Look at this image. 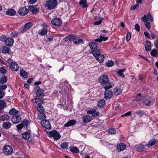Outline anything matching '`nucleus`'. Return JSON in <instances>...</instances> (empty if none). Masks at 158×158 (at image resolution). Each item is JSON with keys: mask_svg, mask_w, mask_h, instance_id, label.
Returning a JSON list of instances; mask_svg holds the SVG:
<instances>
[{"mask_svg": "<svg viewBox=\"0 0 158 158\" xmlns=\"http://www.w3.org/2000/svg\"><path fill=\"white\" fill-rule=\"evenodd\" d=\"M18 33L16 32H13L11 33V36L13 37H17L18 36Z\"/></svg>", "mask_w": 158, "mask_h": 158, "instance_id": "56", "label": "nucleus"}, {"mask_svg": "<svg viewBox=\"0 0 158 158\" xmlns=\"http://www.w3.org/2000/svg\"><path fill=\"white\" fill-rule=\"evenodd\" d=\"M9 113L11 115H15L17 114H20L19 112L14 108L11 109L9 111Z\"/></svg>", "mask_w": 158, "mask_h": 158, "instance_id": "26", "label": "nucleus"}, {"mask_svg": "<svg viewBox=\"0 0 158 158\" xmlns=\"http://www.w3.org/2000/svg\"><path fill=\"white\" fill-rule=\"evenodd\" d=\"M1 49L2 53H9V52L10 49V48L6 46H3L1 48Z\"/></svg>", "mask_w": 158, "mask_h": 158, "instance_id": "29", "label": "nucleus"}, {"mask_svg": "<svg viewBox=\"0 0 158 158\" xmlns=\"http://www.w3.org/2000/svg\"><path fill=\"white\" fill-rule=\"evenodd\" d=\"M7 87V86L6 85H1L0 86V88L1 89V90H3L6 89Z\"/></svg>", "mask_w": 158, "mask_h": 158, "instance_id": "58", "label": "nucleus"}, {"mask_svg": "<svg viewBox=\"0 0 158 158\" xmlns=\"http://www.w3.org/2000/svg\"><path fill=\"white\" fill-rule=\"evenodd\" d=\"M42 102V100L40 98H36L35 100V102L37 104H39Z\"/></svg>", "mask_w": 158, "mask_h": 158, "instance_id": "48", "label": "nucleus"}, {"mask_svg": "<svg viewBox=\"0 0 158 158\" xmlns=\"http://www.w3.org/2000/svg\"><path fill=\"white\" fill-rule=\"evenodd\" d=\"M40 123L42 126L45 128L50 129L51 128L50 123L48 120H43L41 121Z\"/></svg>", "mask_w": 158, "mask_h": 158, "instance_id": "10", "label": "nucleus"}, {"mask_svg": "<svg viewBox=\"0 0 158 158\" xmlns=\"http://www.w3.org/2000/svg\"><path fill=\"white\" fill-rule=\"evenodd\" d=\"M38 117L41 119H45L46 118V116L44 112H40L38 114Z\"/></svg>", "mask_w": 158, "mask_h": 158, "instance_id": "39", "label": "nucleus"}, {"mask_svg": "<svg viewBox=\"0 0 158 158\" xmlns=\"http://www.w3.org/2000/svg\"><path fill=\"white\" fill-rule=\"evenodd\" d=\"M52 24L54 26H60L62 24V21L61 20L58 18H55L53 19L51 21Z\"/></svg>", "mask_w": 158, "mask_h": 158, "instance_id": "11", "label": "nucleus"}, {"mask_svg": "<svg viewBox=\"0 0 158 158\" xmlns=\"http://www.w3.org/2000/svg\"><path fill=\"white\" fill-rule=\"evenodd\" d=\"M4 154L6 155H10L13 152L12 147L9 145H7L4 146L3 148Z\"/></svg>", "mask_w": 158, "mask_h": 158, "instance_id": "7", "label": "nucleus"}, {"mask_svg": "<svg viewBox=\"0 0 158 158\" xmlns=\"http://www.w3.org/2000/svg\"><path fill=\"white\" fill-rule=\"evenodd\" d=\"M142 98L143 100L142 102L147 106H150L153 104L154 102L153 99L151 97H145L142 96Z\"/></svg>", "mask_w": 158, "mask_h": 158, "instance_id": "6", "label": "nucleus"}, {"mask_svg": "<svg viewBox=\"0 0 158 158\" xmlns=\"http://www.w3.org/2000/svg\"><path fill=\"white\" fill-rule=\"evenodd\" d=\"M6 44L8 46H11L14 43V40L11 38H7L5 41Z\"/></svg>", "mask_w": 158, "mask_h": 158, "instance_id": "16", "label": "nucleus"}, {"mask_svg": "<svg viewBox=\"0 0 158 158\" xmlns=\"http://www.w3.org/2000/svg\"><path fill=\"white\" fill-rule=\"evenodd\" d=\"M35 6H34V5H32V6H29V7H28L29 10L30 11H33L34 10V9L35 8Z\"/></svg>", "mask_w": 158, "mask_h": 158, "instance_id": "59", "label": "nucleus"}, {"mask_svg": "<svg viewBox=\"0 0 158 158\" xmlns=\"http://www.w3.org/2000/svg\"><path fill=\"white\" fill-rule=\"evenodd\" d=\"M156 140L155 139H152L146 145L148 147H150L156 143Z\"/></svg>", "mask_w": 158, "mask_h": 158, "instance_id": "33", "label": "nucleus"}, {"mask_svg": "<svg viewBox=\"0 0 158 158\" xmlns=\"http://www.w3.org/2000/svg\"><path fill=\"white\" fill-rule=\"evenodd\" d=\"M106 104V102L104 100L102 99L99 100L98 102L97 105L100 107L103 106Z\"/></svg>", "mask_w": 158, "mask_h": 158, "instance_id": "28", "label": "nucleus"}, {"mask_svg": "<svg viewBox=\"0 0 158 158\" xmlns=\"http://www.w3.org/2000/svg\"><path fill=\"white\" fill-rule=\"evenodd\" d=\"M60 147L62 149L66 150L68 149V146L67 143L64 142L61 144Z\"/></svg>", "mask_w": 158, "mask_h": 158, "instance_id": "35", "label": "nucleus"}, {"mask_svg": "<svg viewBox=\"0 0 158 158\" xmlns=\"http://www.w3.org/2000/svg\"><path fill=\"white\" fill-rule=\"evenodd\" d=\"M135 28L138 31H140V27L139 25L138 24H136L135 25Z\"/></svg>", "mask_w": 158, "mask_h": 158, "instance_id": "63", "label": "nucleus"}, {"mask_svg": "<svg viewBox=\"0 0 158 158\" xmlns=\"http://www.w3.org/2000/svg\"><path fill=\"white\" fill-rule=\"evenodd\" d=\"M99 81L102 84H104V88L105 90L111 88L112 86L109 81L108 77L106 75H103L99 78Z\"/></svg>", "mask_w": 158, "mask_h": 158, "instance_id": "1", "label": "nucleus"}, {"mask_svg": "<svg viewBox=\"0 0 158 158\" xmlns=\"http://www.w3.org/2000/svg\"><path fill=\"white\" fill-rule=\"evenodd\" d=\"M96 59L100 62H103L104 60V57L100 51L96 52L95 55H93Z\"/></svg>", "mask_w": 158, "mask_h": 158, "instance_id": "8", "label": "nucleus"}, {"mask_svg": "<svg viewBox=\"0 0 158 158\" xmlns=\"http://www.w3.org/2000/svg\"><path fill=\"white\" fill-rule=\"evenodd\" d=\"M0 71L2 74H6L7 73L6 70L3 67H1L0 68Z\"/></svg>", "mask_w": 158, "mask_h": 158, "instance_id": "52", "label": "nucleus"}, {"mask_svg": "<svg viewBox=\"0 0 158 158\" xmlns=\"http://www.w3.org/2000/svg\"><path fill=\"white\" fill-rule=\"evenodd\" d=\"M11 126V123L9 122H4L2 124L3 128L5 129H8L10 128Z\"/></svg>", "mask_w": 158, "mask_h": 158, "instance_id": "24", "label": "nucleus"}, {"mask_svg": "<svg viewBox=\"0 0 158 158\" xmlns=\"http://www.w3.org/2000/svg\"><path fill=\"white\" fill-rule=\"evenodd\" d=\"M16 127L19 130H21L23 127L21 123L17 125Z\"/></svg>", "mask_w": 158, "mask_h": 158, "instance_id": "60", "label": "nucleus"}, {"mask_svg": "<svg viewBox=\"0 0 158 158\" xmlns=\"http://www.w3.org/2000/svg\"><path fill=\"white\" fill-rule=\"evenodd\" d=\"M157 51L155 49H153L151 52V55L153 56H156L157 54Z\"/></svg>", "mask_w": 158, "mask_h": 158, "instance_id": "47", "label": "nucleus"}, {"mask_svg": "<svg viewBox=\"0 0 158 158\" xmlns=\"http://www.w3.org/2000/svg\"><path fill=\"white\" fill-rule=\"evenodd\" d=\"M37 108L39 113L44 112L43 106L39 105L37 106Z\"/></svg>", "mask_w": 158, "mask_h": 158, "instance_id": "41", "label": "nucleus"}, {"mask_svg": "<svg viewBox=\"0 0 158 158\" xmlns=\"http://www.w3.org/2000/svg\"><path fill=\"white\" fill-rule=\"evenodd\" d=\"M91 120V117L88 115H86L82 117L83 123H87L90 122Z\"/></svg>", "mask_w": 158, "mask_h": 158, "instance_id": "20", "label": "nucleus"}, {"mask_svg": "<svg viewBox=\"0 0 158 158\" xmlns=\"http://www.w3.org/2000/svg\"><path fill=\"white\" fill-rule=\"evenodd\" d=\"M37 92L36 93V95L37 97H40L44 95V90L41 89L39 86H37L36 88Z\"/></svg>", "mask_w": 158, "mask_h": 158, "instance_id": "15", "label": "nucleus"}, {"mask_svg": "<svg viewBox=\"0 0 158 158\" xmlns=\"http://www.w3.org/2000/svg\"><path fill=\"white\" fill-rule=\"evenodd\" d=\"M7 78L5 76H4L1 78L0 79V83L1 84H4L7 81Z\"/></svg>", "mask_w": 158, "mask_h": 158, "instance_id": "42", "label": "nucleus"}, {"mask_svg": "<svg viewBox=\"0 0 158 158\" xmlns=\"http://www.w3.org/2000/svg\"><path fill=\"white\" fill-rule=\"evenodd\" d=\"M96 111V109L95 108H93L91 110H88L87 111V114H94L95 112Z\"/></svg>", "mask_w": 158, "mask_h": 158, "instance_id": "46", "label": "nucleus"}, {"mask_svg": "<svg viewBox=\"0 0 158 158\" xmlns=\"http://www.w3.org/2000/svg\"><path fill=\"white\" fill-rule=\"evenodd\" d=\"M114 92L116 95H118L120 94L122 92L121 89H119L118 88L116 87L114 89Z\"/></svg>", "mask_w": 158, "mask_h": 158, "instance_id": "37", "label": "nucleus"}, {"mask_svg": "<svg viewBox=\"0 0 158 158\" xmlns=\"http://www.w3.org/2000/svg\"><path fill=\"white\" fill-rule=\"evenodd\" d=\"M131 38V34L130 32H128L126 36V40L127 41H129Z\"/></svg>", "mask_w": 158, "mask_h": 158, "instance_id": "49", "label": "nucleus"}, {"mask_svg": "<svg viewBox=\"0 0 158 158\" xmlns=\"http://www.w3.org/2000/svg\"><path fill=\"white\" fill-rule=\"evenodd\" d=\"M154 45L156 48L158 49V39L156 40L155 41Z\"/></svg>", "mask_w": 158, "mask_h": 158, "instance_id": "64", "label": "nucleus"}, {"mask_svg": "<svg viewBox=\"0 0 158 158\" xmlns=\"http://www.w3.org/2000/svg\"><path fill=\"white\" fill-rule=\"evenodd\" d=\"M114 64V62L112 60H109L106 64V66L111 67Z\"/></svg>", "mask_w": 158, "mask_h": 158, "instance_id": "43", "label": "nucleus"}, {"mask_svg": "<svg viewBox=\"0 0 158 158\" xmlns=\"http://www.w3.org/2000/svg\"><path fill=\"white\" fill-rule=\"evenodd\" d=\"M76 123L75 120H72L69 121L64 125V127H68L74 125Z\"/></svg>", "mask_w": 158, "mask_h": 158, "instance_id": "25", "label": "nucleus"}, {"mask_svg": "<svg viewBox=\"0 0 158 158\" xmlns=\"http://www.w3.org/2000/svg\"><path fill=\"white\" fill-rule=\"evenodd\" d=\"M20 74L22 77L24 78H27L28 76L27 73L23 69L20 71Z\"/></svg>", "mask_w": 158, "mask_h": 158, "instance_id": "30", "label": "nucleus"}, {"mask_svg": "<svg viewBox=\"0 0 158 158\" xmlns=\"http://www.w3.org/2000/svg\"><path fill=\"white\" fill-rule=\"evenodd\" d=\"M145 24L146 27L148 29H149L150 27V23L148 22H145Z\"/></svg>", "mask_w": 158, "mask_h": 158, "instance_id": "54", "label": "nucleus"}, {"mask_svg": "<svg viewBox=\"0 0 158 158\" xmlns=\"http://www.w3.org/2000/svg\"><path fill=\"white\" fill-rule=\"evenodd\" d=\"M75 37L72 35H71L68 36L67 37L65 38L64 40L65 41H67L68 40L70 41L73 40H73L75 39Z\"/></svg>", "mask_w": 158, "mask_h": 158, "instance_id": "36", "label": "nucleus"}, {"mask_svg": "<svg viewBox=\"0 0 158 158\" xmlns=\"http://www.w3.org/2000/svg\"><path fill=\"white\" fill-rule=\"evenodd\" d=\"M142 96H141V94H138L137 96L136 97V100L137 101L139 102V101H140L141 99H142Z\"/></svg>", "mask_w": 158, "mask_h": 158, "instance_id": "53", "label": "nucleus"}, {"mask_svg": "<svg viewBox=\"0 0 158 158\" xmlns=\"http://www.w3.org/2000/svg\"><path fill=\"white\" fill-rule=\"evenodd\" d=\"M41 26L43 27V28L38 31V34L42 35H44L47 34L48 29L47 28L48 27V26L45 24H42Z\"/></svg>", "mask_w": 158, "mask_h": 158, "instance_id": "9", "label": "nucleus"}, {"mask_svg": "<svg viewBox=\"0 0 158 158\" xmlns=\"http://www.w3.org/2000/svg\"><path fill=\"white\" fill-rule=\"evenodd\" d=\"M89 45L93 55H95L96 52L100 51L99 48L97 46V44L94 42L90 43Z\"/></svg>", "mask_w": 158, "mask_h": 158, "instance_id": "5", "label": "nucleus"}, {"mask_svg": "<svg viewBox=\"0 0 158 158\" xmlns=\"http://www.w3.org/2000/svg\"><path fill=\"white\" fill-rule=\"evenodd\" d=\"M107 89L106 90L104 93V98L106 99L110 98L112 96L113 93L110 90Z\"/></svg>", "mask_w": 158, "mask_h": 158, "instance_id": "12", "label": "nucleus"}, {"mask_svg": "<svg viewBox=\"0 0 158 158\" xmlns=\"http://www.w3.org/2000/svg\"><path fill=\"white\" fill-rule=\"evenodd\" d=\"M135 114L138 115L139 117H142L144 114V112L143 111L139 110L138 111H136Z\"/></svg>", "mask_w": 158, "mask_h": 158, "instance_id": "38", "label": "nucleus"}, {"mask_svg": "<svg viewBox=\"0 0 158 158\" xmlns=\"http://www.w3.org/2000/svg\"><path fill=\"white\" fill-rule=\"evenodd\" d=\"M33 25L31 22L27 23L25 24L24 28L21 31V32L23 33L26 31L27 30L29 29Z\"/></svg>", "mask_w": 158, "mask_h": 158, "instance_id": "14", "label": "nucleus"}, {"mask_svg": "<svg viewBox=\"0 0 158 158\" xmlns=\"http://www.w3.org/2000/svg\"><path fill=\"white\" fill-rule=\"evenodd\" d=\"M52 39H53L52 36H48L47 37V39L46 40L47 42H50L52 40Z\"/></svg>", "mask_w": 158, "mask_h": 158, "instance_id": "62", "label": "nucleus"}, {"mask_svg": "<svg viewBox=\"0 0 158 158\" xmlns=\"http://www.w3.org/2000/svg\"><path fill=\"white\" fill-rule=\"evenodd\" d=\"M108 39V38L107 37H105L102 36H100L99 38L94 40V41L95 42H101L102 41H105L106 40Z\"/></svg>", "mask_w": 158, "mask_h": 158, "instance_id": "27", "label": "nucleus"}, {"mask_svg": "<svg viewBox=\"0 0 158 158\" xmlns=\"http://www.w3.org/2000/svg\"><path fill=\"white\" fill-rule=\"evenodd\" d=\"M11 121L13 123L16 124L20 122L21 119L19 116L15 115L12 118Z\"/></svg>", "mask_w": 158, "mask_h": 158, "instance_id": "13", "label": "nucleus"}, {"mask_svg": "<svg viewBox=\"0 0 158 158\" xmlns=\"http://www.w3.org/2000/svg\"><path fill=\"white\" fill-rule=\"evenodd\" d=\"M28 12V10L26 8H22L20 9L18 11L19 15L24 16L27 14Z\"/></svg>", "mask_w": 158, "mask_h": 158, "instance_id": "17", "label": "nucleus"}, {"mask_svg": "<svg viewBox=\"0 0 158 158\" xmlns=\"http://www.w3.org/2000/svg\"><path fill=\"white\" fill-rule=\"evenodd\" d=\"M86 0H80L79 2V4L81 5H83L82 7L83 8H85L88 7Z\"/></svg>", "mask_w": 158, "mask_h": 158, "instance_id": "32", "label": "nucleus"}, {"mask_svg": "<svg viewBox=\"0 0 158 158\" xmlns=\"http://www.w3.org/2000/svg\"><path fill=\"white\" fill-rule=\"evenodd\" d=\"M117 73L118 74L119 76L122 77L123 78L125 76L121 71H120L118 70V71L117 72Z\"/></svg>", "mask_w": 158, "mask_h": 158, "instance_id": "55", "label": "nucleus"}, {"mask_svg": "<svg viewBox=\"0 0 158 158\" xmlns=\"http://www.w3.org/2000/svg\"><path fill=\"white\" fill-rule=\"evenodd\" d=\"M125 145L123 143H120L117 145V149L119 152L123 151L126 148Z\"/></svg>", "mask_w": 158, "mask_h": 158, "instance_id": "19", "label": "nucleus"}, {"mask_svg": "<svg viewBox=\"0 0 158 158\" xmlns=\"http://www.w3.org/2000/svg\"><path fill=\"white\" fill-rule=\"evenodd\" d=\"M131 114V112L130 111L128 112H127L125 114H124L121 116V117H123L125 116H130Z\"/></svg>", "mask_w": 158, "mask_h": 158, "instance_id": "61", "label": "nucleus"}, {"mask_svg": "<svg viewBox=\"0 0 158 158\" xmlns=\"http://www.w3.org/2000/svg\"><path fill=\"white\" fill-rule=\"evenodd\" d=\"M15 13V10L13 9H9L6 11V14L8 15L13 16Z\"/></svg>", "mask_w": 158, "mask_h": 158, "instance_id": "22", "label": "nucleus"}, {"mask_svg": "<svg viewBox=\"0 0 158 158\" xmlns=\"http://www.w3.org/2000/svg\"><path fill=\"white\" fill-rule=\"evenodd\" d=\"M108 132L109 134H114L116 133V131L114 128H110L108 130Z\"/></svg>", "mask_w": 158, "mask_h": 158, "instance_id": "45", "label": "nucleus"}, {"mask_svg": "<svg viewBox=\"0 0 158 158\" xmlns=\"http://www.w3.org/2000/svg\"><path fill=\"white\" fill-rule=\"evenodd\" d=\"M139 6V4H136L135 5L132 6L131 7V9L132 10H135L137 7H138Z\"/></svg>", "mask_w": 158, "mask_h": 158, "instance_id": "50", "label": "nucleus"}, {"mask_svg": "<svg viewBox=\"0 0 158 158\" xmlns=\"http://www.w3.org/2000/svg\"><path fill=\"white\" fill-rule=\"evenodd\" d=\"M7 62L9 64L10 69L13 71H17L19 69V67L18 64L10 59H9L7 60Z\"/></svg>", "mask_w": 158, "mask_h": 158, "instance_id": "3", "label": "nucleus"}, {"mask_svg": "<svg viewBox=\"0 0 158 158\" xmlns=\"http://www.w3.org/2000/svg\"><path fill=\"white\" fill-rule=\"evenodd\" d=\"M135 147L137 152L143 151L145 149V146L141 144L135 146Z\"/></svg>", "mask_w": 158, "mask_h": 158, "instance_id": "18", "label": "nucleus"}, {"mask_svg": "<svg viewBox=\"0 0 158 158\" xmlns=\"http://www.w3.org/2000/svg\"><path fill=\"white\" fill-rule=\"evenodd\" d=\"M6 106V103L5 101L2 100H0V107L4 108Z\"/></svg>", "mask_w": 158, "mask_h": 158, "instance_id": "40", "label": "nucleus"}, {"mask_svg": "<svg viewBox=\"0 0 158 158\" xmlns=\"http://www.w3.org/2000/svg\"><path fill=\"white\" fill-rule=\"evenodd\" d=\"M57 0H48L45 4V7L47 10H52L55 9L57 5Z\"/></svg>", "mask_w": 158, "mask_h": 158, "instance_id": "2", "label": "nucleus"}, {"mask_svg": "<svg viewBox=\"0 0 158 158\" xmlns=\"http://www.w3.org/2000/svg\"><path fill=\"white\" fill-rule=\"evenodd\" d=\"M21 123L23 127H27L28 124V122L27 120L24 119L23 121Z\"/></svg>", "mask_w": 158, "mask_h": 158, "instance_id": "44", "label": "nucleus"}, {"mask_svg": "<svg viewBox=\"0 0 158 158\" xmlns=\"http://www.w3.org/2000/svg\"><path fill=\"white\" fill-rule=\"evenodd\" d=\"M31 136V135L29 132H26L23 133L22 134L23 138L27 140L29 139Z\"/></svg>", "mask_w": 158, "mask_h": 158, "instance_id": "23", "label": "nucleus"}, {"mask_svg": "<svg viewBox=\"0 0 158 158\" xmlns=\"http://www.w3.org/2000/svg\"><path fill=\"white\" fill-rule=\"evenodd\" d=\"M73 42L76 44H79L80 43L83 44V41L79 38H75L73 40Z\"/></svg>", "mask_w": 158, "mask_h": 158, "instance_id": "31", "label": "nucleus"}, {"mask_svg": "<svg viewBox=\"0 0 158 158\" xmlns=\"http://www.w3.org/2000/svg\"><path fill=\"white\" fill-rule=\"evenodd\" d=\"M141 19L144 22H146L149 20V18L146 15H144L142 17Z\"/></svg>", "mask_w": 158, "mask_h": 158, "instance_id": "51", "label": "nucleus"}, {"mask_svg": "<svg viewBox=\"0 0 158 158\" xmlns=\"http://www.w3.org/2000/svg\"><path fill=\"white\" fill-rule=\"evenodd\" d=\"M49 135L50 137H53L55 140H58L61 137L60 133L56 130L50 131L49 133Z\"/></svg>", "mask_w": 158, "mask_h": 158, "instance_id": "4", "label": "nucleus"}, {"mask_svg": "<svg viewBox=\"0 0 158 158\" xmlns=\"http://www.w3.org/2000/svg\"><path fill=\"white\" fill-rule=\"evenodd\" d=\"M10 117L9 115L4 114L0 116V121H7L10 119Z\"/></svg>", "mask_w": 158, "mask_h": 158, "instance_id": "21", "label": "nucleus"}, {"mask_svg": "<svg viewBox=\"0 0 158 158\" xmlns=\"http://www.w3.org/2000/svg\"><path fill=\"white\" fill-rule=\"evenodd\" d=\"M99 115V112H95L94 114H92V116L93 117H96Z\"/></svg>", "mask_w": 158, "mask_h": 158, "instance_id": "57", "label": "nucleus"}, {"mask_svg": "<svg viewBox=\"0 0 158 158\" xmlns=\"http://www.w3.org/2000/svg\"><path fill=\"white\" fill-rule=\"evenodd\" d=\"M70 151L73 152L74 153H78L79 152V149L76 147H72L70 148Z\"/></svg>", "mask_w": 158, "mask_h": 158, "instance_id": "34", "label": "nucleus"}]
</instances>
